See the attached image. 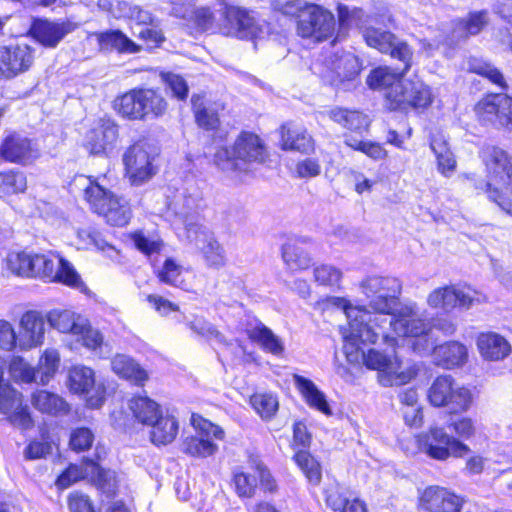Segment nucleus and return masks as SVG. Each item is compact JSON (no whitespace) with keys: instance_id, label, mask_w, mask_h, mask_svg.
Here are the masks:
<instances>
[{"instance_id":"28","label":"nucleus","mask_w":512,"mask_h":512,"mask_svg":"<svg viewBox=\"0 0 512 512\" xmlns=\"http://www.w3.org/2000/svg\"><path fill=\"white\" fill-rule=\"evenodd\" d=\"M118 138V129L110 121H104L87 135L86 146L92 154L108 153Z\"/></svg>"},{"instance_id":"5","label":"nucleus","mask_w":512,"mask_h":512,"mask_svg":"<svg viewBox=\"0 0 512 512\" xmlns=\"http://www.w3.org/2000/svg\"><path fill=\"white\" fill-rule=\"evenodd\" d=\"M360 344L357 341V350L359 359L355 363L362 360V363L369 370L377 371V380L383 387H392L395 385H403L410 382L416 377L418 368L415 364L403 366V363L396 351L391 353L380 351L376 348H370L366 352L361 351Z\"/></svg>"},{"instance_id":"18","label":"nucleus","mask_w":512,"mask_h":512,"mask_svg":"<svg viewBox=\"0 0 512 512\" xmlns=\"http://www.w3.org/2000/svg\"><path fill=\"white\" fill-rule=\"evenodd\" d=\"M223 32L227 36L239 39H256L265 33V25L260 23L249 11L229 6L225 9Z\"/></svg>"},{"instance_id":"19","label":"nucleus","mask_w":512,"mask_h":512,"mask_svg":"<svg viewBox=\"0 0 512 512\" xmlns=\"http://www.w3.org/2000/svg\"><path fill=\"white\" fill-rule=\"evenodd\" d=\"M363 38L369 47L402 61L406 64V69L411 67L413 56L411 48L391 32L382 31L375 27H367L363 31Z\"/></svg>"},{"instance_id":"23","label":"nucleus","mask_w":512,"mask_h":512,"mask_svg":"<svg viewBox=\"0 0 512 512\" xmlns=\"http://www.w3.org/2000/svg\"><path fill=\"white\" fill-rule=\"evenodd\" d=\"M464 500L447 488L427 487L420 497V506L427 512H461Z\"/></svg>"},{"instance_id":"55","label":"nucleus","mask_w":512,"mask_h":512,"mask_svg":"<svg viewBox=\"0 0 512 512\" xmlns=\"http://www.w3.org/2000/svg\"><path fill=\"white\" fill-rule=\"evenodd\" d=\"M295 461L310 482H320L321 467L314 457L306 451H299L295 455Z\"/></svg>"},{"instance_id":"50","label":"nucleus","mask_w":512,"mask_h":512,"mask_svg":"<svg viewBox=\"0 0 512 512\" xmlns=\"http://www.w3.org/2000/svg\"><path fill=\"white\" fill-rule=\"evenodd\" d=\"M27 188L26 176L20 171L0 172V194L13 195L23 193Z\"/></svg>"},{"instance_id":"13","label":"nucleus","mask_w":512,"mask_h":512,"mask_svg":"<svg viewBox=\"0 0 512 512\" xmlns=\"http://www.w3.org/2000/svg\"><path fill=\"white\" fill-rule=\"evenodd\" d=\"M191 424L196 434L187 437L183 442V451L194 457L205 458L218 451L216 440H223L224 430L199 415L192 414Z\"/></svg>"},{"instance_id":"58","label":"nucleus","mask_w":512,"mask_h":512,"mask_svg":"<svg viewBox=\"0 0 512 512\" xmlns=\"http://www.w3.org/2000/svg\"><path fill=\"white\" fill-rule=\"evenodd\" d=\"M79 241L84 247H95L98 250L105 251L113 247L102 238L101 234L94 228L86 227L77 230Z\"/></svg>"},{"instance_id":"40","label":"nucleus","mask_w":512,"mask_h":512,"mask_svg":"<svg viewBox=\"0 0 512 512\" xmlns=\"http://www.w3.org/2000/svg\"><path fill=\"white\" fill-rule=\"evenodd\" d=\"M191 103L196 123L201 128L214 130L219 126L218 113L215 108L207 104L204 95H193Z\"/></svg>"},{"instance_id":"8","label":"nucleus","mask_w":512,"mask_h":512,"mask_svg":"<svg viewBox=\"0 0 512 512\" xmlns=\"http://www.w3.org/2000/svg\"><path fill=\"white\" fill-rule=\"evenodd\" d=\"M360 289L368 300L373 316L390 315L398 305L402 286L394 277L370 276L360 283Z\"/></svg>"},{"instance_id":"49","label":"nucleus","mask_w":512,"mask_h":512,"mask_svg":"<svg viewBox=\"0 0 512 512\" xmlns=\"http://www.w3.org/2000/svg\"><path fill=\"white\" fill-rule=\"evenodd\" d=\"M32 254L27 252H10L5 259L6 268L19 277H32Z\"/></svg>"},{"instance_id":"37","label":"nucleus","mask_w":512,"mask_h":512,"mask_svg":"<svg viewBox=\"0 0 512 512\" xmlns=\"http://www.w3.org/2000/svg\"><path fill=\"white\" fill-rule=\"evenodd\" d=\"M112 370L120 377L142 386L148 379L147 372L132 358L126 355H116L111 361Z\"/></svg>"},{"instance_id":"44","label":"nucleus","mask_w":512,"mask_h":512,"mask_svg":"<svg viewBox=\"0 0 512 512\" xmlns=\"http://www.w3.org/2000/svg\"><path fill=\"white\" fill-rule=\"evenodd\" d=\"M60 361V353L57 349L47 348L43 351L35 368L39 384L46 385L54 378Z\"/></svg>"},{"instance_id":"57","label":"nucleus","mask_w":512,"mask_h":512,"mask_svg":"<svg viewBox=\"0 0 512 512\" xmlns=\"http://www.w3.org/2000/svg\"><path fill=\"white\" fill-rule=\"evenodd\" d=\"M183 268L173 259L165 260L162 268L158 270L157 275L161 282L184 288V280L182 279Z\"/></svg>"},{"instance_id":"41","label":"nucleus","mask_w":512,"mask_h":512,"mask_svg":"<svg viewBox=\"0 0 512 512\" xmlns=\"http://www.w3.org/2000/svg\"><path fill=\"white\" fill-rule=\"evenodd\" d=\"M281 256L290 270H305L310 267L312 258L297 241H287L282 245Z\"/></svg>"},{"instance_id":"7","label":"nucleus","mask_w":512,"mask_h":512,"mask_svg":"<svg viewBox=\"0 0 512 512\" xmlns=\"http://www.w3.org/2000/svg\"><path fill=\"white\" fill-rule=\"evenodd\" d=\"M488 23V13L482 10L471 12L466 19L454 22L450 34L444 27L437 29L429 28L424 37L419 39L420 50L427 56H430L443 44H451L469 35H477Z\"/></svg>"},{"instance_id":"35","label":"nucleus","mask_w":512,"mask_h":512,"mask_svg":"<svg viewBox=\"0 0 512 512\" xmlns=\"http://www.w3.org/2000/svg\"><path fill=\"white\" fill-rule=\"evenodd\" d=\"M89 482L96 486L99 490L107 495H114L122 478L113 470L104 469L96 462L88 463Z\"/></svg>"},{"instance_id":"14","label":"nucleus","mask_w":512,"mask_h":512,"mask_svg":"<svg viewBox=\"0 0 512 512\" xmlns=\"http://www.w3.org/2000/svg\"><path fill=\"white\" fill-rule=\"evenodd\" d=\"M157 156L156 148L147 141H138L131 145L123 155V162L130 182L141 185L155 174L153 164Z\"/></svg>"},{"instance_id":"15","label":"nucleus","mask_w":512,"mask_h":512,"mask_svg":"<svg viewBox=\"0 0 512 512\" xmlns=\"http://www.w3.org/2000/svg\"><path fill=\"white\" fill-rule=\"evenodd\" d=\"M334 31L335 18L330 11L315 4L305 5V9L299 14V36L321 42L332 37Z\"/></svg>"},{"instance_id":"29","label":"nucleus","mask_w":512,"mask_h":512,"mask_svg":"<svg viewBox=\"0 0 512 512\" xmlns=\"http://www.w3.org/2000/svg\"><path fill=\"white\" fill-rule=\"evenodd\" d=\"M434 362L447 369L463 365L468 358L465 345L457 341H449L433 348Z\"/></svg>"},{"instance_id":"46","label":"nucleus","mask_w":512,"mask_h":512,"mask_svg":"<svg viewBox=\"0 0 512 512\" xmlns=\"http://www.w3.org/2000/svg\"><path fill=\"white\" fill-rule=\"evenodd\" d=\"M129 408L134 417L142 424H152L160 414L159 405L146 396H138L131 399Z\"/></svg>"},{"instance_id":"22","label":"nucleus","mask_w":512,"mask_h":512,"mask_svg":"<svg viewBox=\"0 0 512 512\" xmlns=\"http://www.w3.org/2000/svg\"><path fill=\"white\" fill-rule=\"evenodd\" d=\"M33 63L28 45L0 47V79H12L27 71Z\"/></svg>"},{"instance_id":"11","label":"nucleus","mask_w":512,"mask_h":512,"mask_svg":"<svg viewBox=\"0 0 512 512\" xmlns=\"http://www.w3.org/2000/svg\"><path fill=\"white\" fill-rule=\"evenodd\" d=\"M429 402L435 407H447L452 412L467 411L473 401L468 387L455 383L451 376H439L428 390Z\"/></svg>"},{"instance_id":"62","label":"nucleus","mask_w":512,"mask_h":512,"mask_svg":"<svg viewBox=\"0 0 512 512\" xmlns=\"http://www.w3.org/2000/svg\"><path fill=\"white\" fill-rule=\"evenodd\" d=\"M19 336L12 324L6 320H0V349L10 352L18 348Z\"/></svg>"},{"instance_id":"4","label":"nucleus","mask_w":512,"mask_h":512,"mask_svg":"<svg viewBox=\"0 0 512 512\" xmlns=\"http://www.w3.org/2000/svg\"><path fill=\"white\" fill-rule=\"evenodd\" d=\"M84 198L91 209L103 216L107 223L123 227L131 219L129 203L122 197L116 196L107 187V174L100 176H87L84 178Z\"/></svg>"},{"instance_id":"42","label":"nucleus","mask_w":512,"mask_h":512,"mask_svg":"<svg viewBox=\"0 0 512 512\" xmlns=\"http://www.w3.org/2000/svg\"><path fill=\"white\" fill-rule=\"evenodd\" d=\"M328 116L343 127L359 133L366 131L369 126L368 117L359 111L334 108L328 112Z\"/></svg>"},{"instance_id":"16","label":"nucleus","mask_w":512,"mask_h":512,"mask_svg":"<svg viewBox=\"0 0 512 512\" xmlns=\"http://www.w3.org/2000/svg\"><path fill=\"white\" fill-rule=\"evenodd\" d=\"M481 297L478 292L469 287L449 285L431 291L427 296V304L433 309L440 308L450 312L457 307L469 309L474 303H480Z\"/></svg>"},{"instance_id":"54","label":"nucleus","mask_w":512,"mask_h":512,"mask_svg":"<svg viewBox=\"0 0 512 512\" xmlns=\"http://www.w3.org/2000/svg\"><path fill=\"white\" fill-rule=\"evenodd\" d=\"M232 485L239 497L251 498L255 494L257 481L255 476L237 469L233 472Z\"/></svg>"},{"instance_id":"48","label":"nucleus","mask_w":512,"mask_h":512,"mask_svg":"<svg viewBox=\"0 0 512 512\" xmlns=\"http://www.w3.org/2000/svg\"><path fill=\"white\" fill-rule=\"evenodd\" d=\"M8 371L16 382L32 383L37 382L36 369L32 367L23 357L12 356L9 361Z\"/></svg>"},{"instance_id":"20","label":"nucleus","mask_w":512,"mask_h":512,"mask_svg":"<svg viewBox=\"0 0 512 512\" xmlns=\"http://www.w3.org/2000/svg\"><path fill=\"white\" fill-rule=\"evenodd\" d=\"M185 233L188 242L202 252L209 266L221 267L225 264V251L209 230L190 223L185 227Z\"/></svg>"},{"instance_id":"38","label":"nucleus","mask_w":512,"mask_h":512,"mask_svg":"<svg viewBox=\"0 0 512 512\" xmlns=\"http://www.w3.org/2000/svg\"><path fill=\"white\" fill-rule=\"evenodd\" d=\"M203 200V192L195 181L187 182L182 192L173 202L176 214L188 215L199 208Z\"/></svg>"},{"instance_id":"56","label":"nucleus","mask_w":512,"mask_h":512,"mask_svg":"<svg viewBox=\"0 0 512 512\" xmlns=\"http://www.w3.org/2000/svg\"><path fill=\"white\" fill-rule=\"evenodd\" d=\"M189 328L196 334L204 337L205 339L219 344H226L225 337L223 334L210 322L202 317H195L189 322Z\"/></svg>"},{"instance_id":"27","label":"nucleus","mask_w":512,"mask_h":512,"mask_svg":"<svg viewBox=\"0 0 512 512\" xmlns=\"http://www.w3.org/2000/svg\"><path fill=\"white\" fill-rule=\"evenodd\" d=\"M480 355L489 361H500L507 358L512 351L510 343L496 332H483L477 337Z\"/></svg>"},{"instance_id":"52","label":"nucleus","mask_w":512,"mask_h":512,"mask_svg":"<svg viewBox=\"0 0 512 512\" xmlns=\"http://www.w3.org/2000/svg\"><path fill=\"white\" fill-rule=\"evenodd\" d=\"M92 460L86 459L81 464H71L57 478L56 486L60 489H66L79 480L86 479L89 481L88 463Z\"/></svg>"},{"instance_id":"43","label":"nucleus","mask_w":512,"mask_h":512,"mask_svg":"<svg viewBox=\"0 0 512 512\" xmlns=\"http://www.w3.org/2000/svg\"><path fill=\"white\" fill-rule=\"evenodd\" d=\"M248 336L252 341L258 343L263 350L273 355H281L284 351L282 340L263 324L250 329Z\"/></svg>"},{"instance_id":"63","label":"nucleus","mask_w":512,"mask_h":512,"mask_svg":"<svg viewBox=\"0 0 512 512\" xmlns=\"http://www.w3.org/2000/svg\"><path fill=\"white\" fill-rule=\"evenodd\" d=\"M94 442V434L88 428H77L72 431L70 436V447L72 450L80 452L89 449Z\"/></svg>"},{"instance_id":"47","label":"nucleus","mask_w":512,"mask_h":512,"mask_svg":"<svg viewBox=\"0 0 512 512\" xmlns=\"http://www.w3.org/2000/svg\"><path fill=\"white\" fill-rule=\"evenodd\" d=\"M400 81V74L387 66L373 69L366 80L371 89L385 90L386 93Z\"/></svg>"},{"instance_id":"2","label":"nucleus","mask_w":512,"mask_h":512,"mask_svg":"<svg viewBox=\"0 0 512 512\" xmlns=\"http://www.w3.org/2000/svg\"><path fill=\"white\" fill-rule=\"evenodd\" d=\"M486 167L485 191L490 200L512 215V157L503 149L488 146L482 151Z\"/></svg>"},{"instance_id":"26","label":"nucleus","mask_w":512,"mask_h":512,"mask_svg":"<svg viewBox=\"0 0 512 512\" xmlns=\"http://www.w3.org/2000/svg\"><path fill=\"white\" fill-rule=\"evenodd\" d=\"M74 28V25L68 21L54 22L39 19L32 24L30 33L41 45L55 48Z\"/></svg>"},{"instance_id":"61","label":"nucleus","mask_w":512,"mask_h":512,"mask_svg":"<svg viewBox=\"0 0 512 512\" xmlns=\"http://www.w3.org/2000/svg\"><path fill=\"white\" fill-rule=\"evenodd\" d=\"M131 238L136 248L147 256L159 253L163 246L162 241L146 236L142 232L134 233Z\"/></svg>"},{"instance_id":"34","label":"nucleus","mask_w":512,"mask_h":512,"mask_svg":"<svg viewBox=\"0 0 512 512\" xmlns=\"http://www.w3.org/2000/svg\"><path fill=\"white\" fill-rule=\"evenodd\" d=\"M430 148L437 160V169L445 177H450L456 170V159L450 150L447 139L442 134L431 138Z\"/></svg>"},{"instance_id":"36","label":"nucleus","mask_w":512,"mask_h":512,"mask_svg":"<svg viewBox=\"0 0 512 512\" xmlns=\"http://www.w3.org/2000/svg\"><path fill=\"white\" fill-rule=\"evenodd\" d=\"M152 431L150 434L151 441L156 445H166L171 443L178 434L179 424L177 419L170 414L162 415L161 413L153 420Z\"/></svg>"},{"instance_id":"24","label":"nucleus","mask_w":512,"mask_h":512,"mask_svg":"<svg viewBox=\"0 0 512 512\" xmlns=\"http://www.w3.org/2000/svg\"><path fill=\"white\" fill-rule=\"evenodd\" d=\"M19 326V350L29 351L43 344L46 329L45 319L40 312H25L20 318Z\"/></svg>"},{"instance_id":"60","label":"nucleus","mask_w":512,"mask_h":512,"mask_svg":"<svg viewBox=\"0 0 512 512\" xmlns=\"http://www.w3.org/2000/svg\"><path fill=\"white\" fill-rule=\"evenodd\" d=\"M341 278V271L331 265H320L314 269V280L320 285L336 286Z\"/></svg>"},{"instance_id":"51","label":"nucleus","mask_w":512,"mask_h":512,"mask_svg":"<svg viewBox=\"0 0 512 512\" xmlns=\"http://www.w3.org/2000/svg\"><path fill=\"white\" fill-rule=\"evenodd\" d=\"M250 404L264 420H270L278 410L279 403L271 393H255L250 397Z\"/></svg>"},{"instance_id":"21","label":"nucleus","mask_w":512,"mask_h":512,"mask_svg":"<svg viewBox=\"0 0 512 512\" xmlns=\"http://www.w3.org/2000/svg\"><path fill=\"white\" fill-rule=\"evenodd\" d=\"M476 111L483 121L512 128V98L508 95L488 96L478 103Z\"/></svg>"},{"instance_id":"30","label":"nucleus","mask_w":512,"mask_h":512,"mask_svg":"<svg viewBox=\"0 0 512 512\" xmlns=\"http://www.w3.org/2000/svg\"><path fill=\"white\" fill-rule=\"evenodd\" d=\"M281 147L284 150L308 153L313 150L314 142L305 128L287 124L281 127Z\"/></svg>"},{"instance_id":"39","label":"nucleus","mask_w":512,"mask_h":512,"mask_svg":"<svg viewBox=\"0 0 512 512\" xmlns=\"http://www.w3.org/2000/svg\"><path fill=\"white\" fill-rule=\"evenodd\" d=\"M31 403L42 413L57 415L68 411V405L58 394L47 390H37L31 396Z\"/></svg>"},{"instance_id":"45","label":"nucleus","mask_w":512,"mask_h":512,"mask_svg":"<svg viewBox=\"0 0 512 512\" xmlns=\"http://www.w3.org/2000/svg\"><path fill=\"white\" fill-rule=\"evenodd\" d=\"M101 49H116L124 53H136L140 47L119 30L97 34Z\"/></svg>"},{"instance_id":"10","label":"nucleus","mask_w":512,"mask_h":512,"mask_svg":"<svg viewBox=\"0 0 512 512\" xmlns=\"http://www.w3.org/2000/svg\"><path fill=\"white\" fill-rule=\"evenodd\" d=\"M385 98L390 110L407 111L412 108H426L432 103L429 86L417 76L401 80L385 93Z\"/></svg>"},{"instance_id":"6","label":"nucleus","mask_w":512,"mask_h":512,"mask_svg":"<svg viewBox=\"0 0 512 512\" xmlns=\"http://www.w3.org/2000/svg\"><path fill=\"white\" fill-rule=\"evenodd\" d=\"M114 108L118 114L129 120H152L166 113L168 103L160 92L140 88L117 97Z\"/></svg>"},{"instance_id":"53","label":"nucleus","mask_w":512,"mask_h":512,"mask_svg":"<svg viewBox=\"0 0 512 512\" xmlns=\"http://www.w3.org/2000/svg\"><path fill=\"white\" fill-rule=\"evenodd\" d=\"M468 70L488 78L492 83L499 85L503 89L507 88L502 73L482 59L470 58L468 60Z\"/></svg>"},{"instance_id":"1","label":"nucleus","mask_w":512,"mask_h":512,"mask_svg":"<svg viewBox=\"0 0 512 512\" xmlns=\"http://www.w3.org/2000/svg\"><path fill=\"white\" fill-rule=\"evenodd\" d=\"M324 303L327 306L341 308L348 319L347 326L341 329L343 351L348 362H356L359 359L358 340L376 344L381 336L384 344L395 348L398 341L389 330L396 336L412 338V348L419 354H427L433 348V341L429 337L432 324L413 306H405L396 314L393 312L387 317L373 316L365 307L353 306L347 299L341 297H327Z\"/></svg>"},{"instance_id":"12","label":"nucleus","mask_w":512,"mask_h":512,"mask_svg":"<svg viewBox=\"0 0 512 512\" xmlns=\"http://www.w3.org/2000/svg\"><path fill=\"white\" fill-rule=\"evenodd\" d=\"M32 277L80 289L83 282L73 266L58 255L32 254Z\"/></svg>"},{"instance_id":"25","label":"nucleus","mask_w":512,"mask_h":512,"mask_svg":"<svg viewBox=\"0 0 512 512\" xmlns=\"http://www.w3.org/2000/svg\"><path fill=\"white\" fill-rule=\"evenodd\" d=\"M38 156V149L32 141L18 134L7 136L0 147V157L11 163L27 164Z\"/></svg>"},{"instance_id":"9","label":"nucleus","mask_w":512,"mask_h":512,"mask_svg":"<svg viewBox=\"0 0 512 512\" xmlns=\"http://www.w3.org/2000/svg\"><path fill=\"white\" fill-rule=\"evenodd\" d=\"M415 444L419 452L438 461H446L450 457L462 458L470 452L468 445L438 426H431L418 434Z\"/></svg>"},{"instance_id":"64","label":"nucleus","mask_w":512,"mask_h":512,"mask_svg":"<svg viewBox=\"0 0 512 512\" xmlns=\"http://www.w3.org/2000/svg\"><path fill=\"white\" fill-rule=\"evenodd\" d=\"M164 83L178 100H184L188 96V85L183 77L173 73L163 75Z\"/></svg>"},{"instance_id":"32","label":"nucleus","mask_w":512,"mask_h":512,"mask_svg":"<svg viewBox=\"0 0 512 512\" xmlns=\"http://www.w3.org/2000/svg\"><path fill=\"white\" fill-rule=\"evenodd\" d=\"M293 382L304 398L305 402L311 407L325 415H331L332 411L323 392L308 378L300 375H293Z\"/></svg>"},{"instance_id":"59","label":"nucleus","mask_w":512,"mask_h":512,"mask_svg":"<svg viewBox=\"0 0 512 512\" xmlns=\"http://www.w3.org/2000/svg\"><path fill=\"white\" fill-rule=\"evenodd\" d=\"M82 343V345L90 350H96L100 348L103 344V336L97 330L91 327L89 321L85 318L84 328L81 329V332L75 333V335Z\"/></svg>"},{"instance_id":"31","label":"nucleus","mask_w":512,"mask_h":512,"mask_svg":"<svg viewBox=\"0 0 512 512\" xmlns=\"http://www.w3.org/2000/svg\"><path fill=\"white\" fill-rule=\"evenodd\" d=\"M293 382L304 398L305 402L311 407L325 415H331L332 411L323 392L308 378L300 375H293Z\"/></svg>"},{"instance_id":"33","label":"nucleus","mask_w":512,"mask_h":512,"mask_svg":"<svg viewBox=\"0 0 512 512\" xmlns=\"http://www.w3.org/2000/svg\"><path fill=\"white\" fill-rule=\"evenodd\" d=\"M46 318L52 328L72 335L81 332L85 325V317L71 310L54 309L47 313Z\"/></svg>"},{"instance_id":"3","label":"nucleus","mask_w":512,"mask_h":512,"mask_svg":"<svg viewBox=\"0 0 512 512\" xmlns=\"http://www.w3.org/2000/svg\"><path fill=\"white\" fill-rule=\"evenodd\" d=\"M267 151L261 139L253 133L242 132L231 147L222 146L214 154V164L225 173H243L255 164H262Z\"/></svg>"},{"instance_id":"17","label":"nucleus","mask_w":512,"mask_h":512,"mask_svg":"<svg viewBox=\"0 0 512 512\" xmlns=\"http://www.w3.org/2000/svg\"><path fill=\"white\" fill-rule=\"evenodd\" d=\"M68 387L73 393L87 395V404L91 408H99L104 402L105 386L96 382L95 372L90 367L72 366L68 371Z\"/></svg>"}]
</instances>
